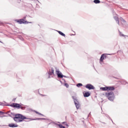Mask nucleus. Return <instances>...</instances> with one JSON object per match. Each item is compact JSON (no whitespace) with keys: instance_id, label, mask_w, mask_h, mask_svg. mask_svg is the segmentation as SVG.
Segmentation results:
<instances>
[{"instance_id":"obj_7","label":"nucleus","mask_w":128,"mask_h":128,"mask_svg":"<svg viewBox=\"0 0 128 128\" xmlns=\"http://www.w3.org/2000/svg\"><path fill=\"white\" fill-rule=\"evenodd\" d=\"M8 126H10V128H18V124H8Z\"/></svg>"},{"instance_id":"obj_10","label":"nucleus","mask_w":128,"mask_h":128,"mask_svg":"<svg viewBox=\"0 0 128 128\" xmlns=\"http://www.w3.org/2000/svg\"><path fill=\"white\" fill-rule=\"evenodd\" d=\"M114 19L115 20H116V22L118 23V26H120V20H118V17L117 16H114Z\"/></svg>"},{"instance_id":"obj_19","label":"nucleus","mask_w":128,"mask_h":128,"mask_svg":"<svg viewBox=\"0 0 128 128\" xmlns=\"http://www.w3.org/2000/svg\"><path fill=\"white\" fill-rule=\"evenodd\" d=\"M118 32H119V34H120V36H125L124 34H122V32H120V30H118Z\"/></svg>"},{"instance_id":"obj_15","label":"nucleus","mask_w":128,"mask_h":128,"mask_svg":"<svg viewBox=\"0 0 128 128\" xmlns=\"http://www.w3.org/2000/svg\"><path fill=\"white\" fill-rule=\"evenodd\" d=\"M15 108H20V105L18 104L15 103Z\"/></svg>"},{"instance_id":"obj_2","label":"nucleus","mask_w":128,"mask_h":128,"mask_svg":"<svg viewBox=\"0 0 128 128\" xmlns=\"http://www.w3.org/2000/svg\"><path fill=\"white\" fill-rule=\"evenodd\" d=\"M106 96L109 100H110L111 102H112V100H114V94L112 92L106 94Z\"/></svg>"},{"instance_id":"obj_11","label":"nucleus","mask_w":128,"mask_h":128,"mask_svg":"<svg viewBox=\"0 0 128 128\" xmlns=\"http://www.w3.org/2000/svg\"><path fill=\"white\" fill-rule=\"evenodd\" d=\"M120 20V22L122 26H124V24H126V22L122 18H121Z\"/></svg>"},{"instance_id":"obj_4","label":"nucleus","mask_w":128,"mask_h":128,"mask_svg":"<svg viewBox=\"0 0 128 128\" xmlns=\"http://www.w3.org/2000/svg\"><path fill=\"white\" fill-rule=\"evenodd\" d=\"M16 22H18V24H32V22H28V21H26L24 20V19H20V20H16Z\"/></svg>"},{"instance_id":"obj_9","label":"nucleus","mask_w":128,"mask_h":128,"mask_svg":"<svg viewBox=\"0 0 128 128\" xmlns=\"http://www.w3.org/2000/svg\"><path fill=\"white\" fill-rule=\"evenodd\" d=\"M114 86H107V90H114Z\"/></svg>"},{"instance_id":"obj_18","label":"nucleus","mask_w":128,"mask_h":128,"mask_svg":"<svg viewBox=\"0 0 128 128\" xmlns=\"http://www.w3.org/2000/svg\"><path fill=\"white\" fill-rule=\"evenodd\" d=\"M76 86L78 88H80V86H82V83L78 84Z\"/></svg>"},{"instance_id":"obj_13","label":"nucleus","mask_w":128,"mask_h":128,"mask_svg":"<svg viewBox=\"0 0 128 128\" xmlns=\"http://www.w3.org/2000/svg\"><path fill=\"white\" fill-rule=\"evenodd\" d=\"M90 96V94L88 92H86L84 94V98H88V96Z\"/></svg>"},{"instance_id":"obj_25","label":"nucleus","mask_w":128,"mask_h":128,"mask_svg":"<svg viewBox=\"0 0 128 128\" xmlns=\"http://www.w3.org/2000/svg\"><path fill=\"white\" fill-rule=\"evenodd\" d=\"M0 114H4V112L2 111H0Z\"/></svg>"},{"instance_id":"obj_31","label":"nucleus","mask_w":128,"mask_h":128,"mask_svg":"<svg viewBox=\"0 0 128 128\" xmlns=\"http://www.w3.org/2000/svg\"><path fill=\"white\" fill-rule=\"evenodd\" d=\"M90 113L89 115L88 116H90Z\"/></svg>"},{"instance_id":"obj_3","label":"nucleus","mask_w":128,"mask_h":128,"mask_svg":"<svg viewBox=\"0 0 128 128\" xmlns=\"http://www.w3.org/2000/svg\"><path fill=\"white\" fill-rule=\"evenodd\" d=\"M72 98L74 100V104L76 106V108H77V110H78V108H80V104H79L80 102H78L76 100V97L74 96H72Z\"/></svg>"},{"instance_id":"obj_12","label":"nucleus","mask_w":128,"mask_h":128,"mask_svg":"<svg viewBox=\"0 0 128 128\" xmlns=\"http://www.w3.org/2000/svg\"><path fill=\"white\" fill-rule=\"evenodd\" d=\"M104 60V54H102L101 56H100V62H103Z\"/></svg>"},{"instance_id":"obj_28","label":"nucleus","mask_w":128,"mask_h":128,"mask_svg":"<svg viewBox=\"0 0 128 128\" xmlns=\"http://www.w3.org/2000/svg\"><path fill=\"white\" fill-rule=\"evenodd\" d=\"M26 17H24V19H23V20H26Z\"/></svg>"},{"instance_id":"obj_32","label":"nucleus","mask_w":128,"mask_h":128,"mask_svg":"<svg viewBox=\"0 0 128 128\" xmlns=\"http://www.w3.org/2000/svg\"><path fill=\"white\" fill-rule=\"evenodd\" d=\"M38 2H40V1L38 0Z\"/></svg>"},{"instance_id":"obj_6","label":"nucleus","mask_w":128,"mask_h":128,"mask_svg":"<svg viewBox=\"0 0 128 128\" xmlns=\"http://www.w3.org/2000/svg\"><path fill=\"white\" fill-rule=\"evenodd\" d=\"M86 88H88V90H94V86L92 85L91 84H87L86 86Z\"/></svg>"},{"instance_id":"obj_24","label":"nucleus","mask_w":128,"mask_h":128,"mask_svg":"<svg viewBox=\"0 0 128 128\" xmlns=\"http://www.w3.org/2000/svg\"><path fill=\"white\" fill-rule=\"evenodd\" d=\"M20 108L21 110H24V107H22V106H20Z\"/></svg>"},{"instance_id":"obj_34","label":"nucleus","mask_w":128,"mask_h":128,"mask_svg":"<svg viewBox=\"0 0 128 128\" xmlns=\"http://www.w3.org/2000/svg\"><path fill=\"white\" fill-rule=\"evenodd\" d=\"M0 42H2L0 41Z\"/></svg>"},{"instance_id":"obj_5","label":"nucleus","mask_w":128,"mask_h":128,"mask_svg":"<svg viewBox=\"0 0 128 128\" xmlns=\"http://www.w3.org/2000/svg\"><path fill=\"white\" fill-rule=\"evenodd\" d=\"M56 74L58 76V78H66V76H65L62 75V73L60 72V70H56Z\"/></svg>"},{"instance_id":"obj_1","label":"nucleus","mask_w":128,"mask_h":128,"mask_svg":"<svg viewBox=\"0 0 128 128\" xmlns=\"http://www.w3.org/2000/svg\"><path fill=\"white\" fill-rule=\"evenodd\" d=\"M14 120L16 122H21L24 120H28L26 117L20 114H16L15 115V117L14 118Z\"/></svg>"},{"instance_id":"obj_35","label":"nucleus","mask_w":128,"mask_h":128,"mask_svg":"<svg viewBox=\"0 0 128 128\" xmlns=\"http://www.w3.org/2000/svg\"><path fill=\"white\" fill-rule=\"evenodd\" d=\"M42 96H44V95H42Z\"/></svg>"},{"instance_id":"obj_17","label":"nucleus","mask_w":128,"mask_h":128,"mask_svg":"<svg viewBox=\"0 0 128 128\" xmlns=\"http://www.w3.org/2000/svg\"><path fill=\"white\" fill-rule=\"evenodd\" d=\"M94 4H100V0H94Z\"/></svg>"},{"instance_id":"obj_22","label":"nucleus","mask_w":128,"mask_h":128,"mask_svg":"<svg viewBox=\"0 0 128 128\" xmlns=\"http://www.w3.org/2000/svg\"><path fill=\"white\" fill-rule=\"evenodd\" d=\"M35 112H36V114H40V116H44L42 114L36 111Z\"/></svg>"},{"instance_id":"obj_14","label":"nucleus","mask_w":128,"mask_h":128,"mask_svg":"<svg viewBox=\"0 0 128 128\" xmlns=\"http://www.w3.org/2000/svg\"><path fill=\"white\" fill-rule=\"evenodd\" d=\"M100 90H108V86L106 87H102L100 88Z\"/></svg>"},{"instance_id":"obj_33","label":"nucleus","mask_w":128,"mask_h":128,"mask_svg":"<svg viewBox=\"0 0 128 128\" xmlns=\"http://www.w3.org/2000/svg\"><path fill=\"white\" fill-rule=\"evenodd\" d=\"M106 116H108V115H106Z\"/></svg>"},{"instance_id":"obj_26","label":"nucleus","mask_w":128,"mask_h":128,"mask_svg":"<svg viewBox=\"0 0 128 128\" xmlns=\"http://www.w3.org/2000/svg\"><path fill=\"white\" fill-rule=\"evenodd\" d=\"M66 124H67L66 122H62L63 124H65L66 125Z\"/></svg>"},{"instance_id":"obj_8","label":"nucleus","mask_w":128,"mask_h":128,"mask_svg":"<svg viewBox=\"0 0 128 128\" xmlns=\"http://www.w3.org/2000/svg\"><path fill=\"white\" fill-rule=\"evenodd\" d=\"M54 68H52V70H49L48 74L49 76H52V74H54Z\"/></svg>"},{"instance_id":"obj_23","label":"nucleus","mask_w":128,"mask_h":128,"mask_svg":"<svg viewBox=\"0 0 128 128\" xmlns=\"http://www.w3.org/2000/svg\"><path fill=\"white\" fill-rule=\"evenodd\" d=\"M37 120H46V118H38Z\"/></svg>"},{"instance_id":"obj_30","label":"nucleus","mask_w":128,"mask_h":128,"mask_svg":"<svg viewBox=\"0 0 128 128\" xmlns=\"http://www.w3.org/2000/svg\"><path fill=\"white\" fill-rule=\"evenodd\" d=\"M111 120H112V122H113L112 120V119H111Z\"/></svg>"},{"instance_id":"obj_20","label":"nucleus","mask_w":128,"mask_h":128,"mask_svg":"<svg viewBox=\"0 0 128 128\" xmlns=\"http://www.w3.org/2000/svg\"><path fill=\"white\" fill-rule=\"evenodd\" d=\"M10 106H12V108H15L16 107V103H12L10 105Z\"/></svg>"},{"instance_id":"obj_16","label":"nucleus","mask_w":128,"mask_h":128,"mask_svg":"<svg viewBox=\"0 0 128 128\" xmlns=\"http://www.w3.org/2000/svg\"><path fill=\"white\" fill-rule=\"evenodd\" d=\"M58 34H60L62 36H66V34H64L62 32L60 31H58Z\"/></svg>"},{"instance_id":"obj_29","label":"nucleus","mask_w":128,"mask_h":128,"mask_svg":"<svg viewBox=\"0 0 128 128\" xmlns=\"http://www.w3.org/2000/svg\"><path fill=\"white\" fill-rule=\"evenodd\" d=\"M50 78V76H48V78Z\"/></svg>"},{"instance_id":"obj_27","label":"nucleus","mask_w":128,"mask_h":128,"mask_svg":"<svg viewBox=\"0 0 128 128\" xmlns=\"http://www.w3.org/2000/svg\"><path fill=\"white\" fill-rule=\"evenodd\" d=\"M65 126H68V124H65Z\"/></svg>"},{"instance_id":"obj_21","label":"nucleus","mask_w":128,"mask_h":128,"mask_svg":"<svg viewBox=\"0 0 128 128\" xmlns=\"http://www.w3.org/2000/svg\"><path fill=\"white\" fill-rule=\"evenodd\" d=\"M64 86H66V88H68V86H70L68 85V84L67 83H65L64 84Z\"/></svg>"}]
</instances>
